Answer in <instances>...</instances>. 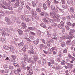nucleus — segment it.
I'll list each match as a JSON object with an SVG mask.
<instances>
[{"instance_id":"nucleus-44","label":"nucleus","mask_w":75,"mask_h":75,"mask_svg":"<svg viewBox=\"0 0 75 75\" xmlns=\"http://www.w3.org/2000/svg\"><path fill=\"white\" fill-rule=\"evenodd\" d=\"M27 62H28V63L31 64V63L32 62L31 59L30 58L28 60Z\"/></svg>"},{"instance_id":"nucleus-2","label":"nucleus","mask_w":75,"mask_h":75,"mask_svg":"<svg viewBox=\"0 0 75 75\" xmlns=\"http://www.w3.org/2000/svg\"><path fill=\"white\" fill-rule=\"evenodd\" d=\"M1 4H4V5L8 6H11V3L10 1H8L7 4L6 1L4 2L3 1H1Z\"/></svg>"},{"instance_id":"nucleus-37","label":"nucleus","mask_w":75,"mask_h":75,"mask_svg":"<svg viewBox=\"0 0 75 75\" xmlns=\"http://www.w3.org/2000/svg\"><path fill=\"white\" fill-rule=\"evenodd\" d=\"M72 66H73L72 64L69 63L67 65L68 67V68H70V67H72Z\"/></svg>"},{"instance_id":"nucleus-5","label":"nucleus","mask_w":75,"mask_h":75,"mask_svg":"<svg viewBox=\"0 0 75 75\" xmlns=\"http://www.w3.org/2000/svg\"><path fill=\"white\" fill-rule=\"evenodd\" d=\"M5 21L7 22V23H10V22H11L10 19L8 17H6L5 18Z\"/></svg>"},{"instance_id":"nucleus-41","label":"nucleus","mask_w":75,"mask_h":75,"mask_svg":"<svg viewBox=\"0 0 75 75\" xmlns=\"http://www.w3.org/2000/svg\"><path fill=\"white\" fill-rule=\"evenodd\" d=\"M65 61L64 60H63L62 62L61 63V64L62 65H65Z\"/></svg>"},{"instance_id":"nucleus-21","label":"nucleus","mask_w":75,"mask_h":75,"mask_svg":"<svg viewBox=\"0 0 75 75\" xmlns=\"http://www.w3.org/2000/svg\"><path fill=\"white\" fill-rule=\"evenodd\" d=\"M40 25L41 26V27H42L45 28H47V27H46V25L44 23H42L40 24Z\"/></svg>"},{"instance_id":"nucleus-31","label":"nucleus","mask_w":75,"mask_h":75,"mask_svg":"<svg viewBox=\"0 0 75 75\" xmlns=\"http://www.w3.org/2000/svg\"><path fill=\"white\" fill-rule=\"evenodd\" d=\"M29 34L30 35H35V33L31 31L30 32Z\"/></svg>"},{"instance_id":"nucleus-61","label":"nucleus","mask_w":75,"mask_h":75,"mask_svg":"<svg viewBox=\"0 0 75 75\" xmlns=\"http://www.w3.org/2000/svg\"><path fill=\"white\" fill-rule=\"evenodd\" d=\"M70 32L72 33H74L75 32V30H70Z\"/></svg>"},{"instance_id":"nucleus-11","label":"nucleus","mask_w":75,"mask_h":75,"mask_svg":"<svg viewBox=\"0 0 75 75\" xmlns=\"http://www.w3.org/2000/svg\"><path fill=\"white\" fill-rule=\"evenodd\" d=\"M1 6L3 8H4V9H6V10H7V8L8 10H11V8H12L10 6H8L7 7V8L6 7L4 6L3 5H2Z\"/></svg>"},{"instance_id":"nucleus-3","label":"nucleus","mask_w":75,"mask_h":75,"mask_svg":"<svg viewBox=\"0 0 75 75\" xmlns=\"http://www.w3.org/2000/svg\"><path fill=\"white\" fill-rule=\"evenodd\" d=\"M1 33V34L2 35V36L3 37H5L6 36V32L3 30H2L1 28H0V34Z\"/></svg>"},{"instance_id":"nucleus-38","label":"nucleus","mask_w":75,"mask_h":75,"mask_svg":"<svg viewBox=\"0 0 75 75\" xmlns=\"http://www.w3.org/2000/svg\"><path fill=\"white\" fill-rule=\"evenodd\" d=\"M26 8L27 9H28V10H29L30 11H31V8L29 7V6H28V5H26Z\"/></svg>"},{"instance_id":"nucleus-25","label":"nucleus","mask_w":75,"mask_h":75,"mask_svg":"<svg viewBox=\"0 0 75 75\" xmlns=\"http://www.w3.org/2000/svg\"><path fill=\"white\" fill-rule=\"evenodd\" d=\"M36 11L38 12V13H40V12H41V9L40 8H37Z\"/></svg>"},{"instance_id":"nucleus-8","label":"nucleus","mask_w":75,"mask_h":75,"mask_svg":"<svg viewBox=\"0 0 75 75\" xmlns=\"http://www.w3.org/2000/svg\"><path fill=\"white\" fill-rule=\"evenodd\" d=\"M63 37H61L60 38V39L64 38V39H67V38L68 35H67L66 33H64L63 35Z\"/></svg>"},{"instance_id":"nucleus-17","label":"nucleus","mask_w":75,"mask_h":75,"mask_svg":"<svg viewBox=\"0 0 75 75\" xmlns=\"http://www.w3.org/2000/svg\"><path fill=\"white\" fill-rule=\"evenodd\" d=\"M29 75H33V74L34 73V72L32 70V69H29Z\"/></svg>"},{"instance_id":"nucleus-13","label":"nucleus","mask_w":75,"mask_h":75,"mask_svg":"<svg viewBox=\"0 0 75 75\" xmlns=\"http://www.w3.org/2000/svg\"><path fill=\"white\" fill-rule=\"evenodd\" d=\"M42 21L44 23H45L46 24L48 23V21L47 20L46 18H42Z\"/></svg>"},{"instance_id":"nucleus-14","label":"nucleus","mask_w":75,"mask_h":75,"mask_svg":"<svg viewBox=\"0 0 75 75\" xmlns=\"http://www.w3.org/2000/svg\"><path fill=\"white\" fill-rule=\"evenodd\" d=\"M39 46L41 50L42 49V48H44V47H45V45L43 44H40L39 45Z\"/></svg>"},{"instance_id":"nucleus-15","label":"nucleus","mask_w":75,"mask_h":75,"mask_svg":"<svg viewBox=\"0 0 75 75\" xmlns=\"http://www.w3.org/2000/svg\"><path fill=\"white\" fill-rule=\"evenodd\" d=\"M69 11L71 13H74V7H71L70 8Z\"/></svg>"},{"instance_id":"nucleus-46","label":"nucleus","mask_w":75,"mask_h":75,"mask_svg":"<svg viewBox=\"0 0 75 75\" xmlns=\"http://www.w3.org/2000/svg\"><path fill=\"white\" fill-rule=\"evenodd\" d=\"M52 50V51H54V50H55L57 49L56 47H53L52 48H51Z\"/></svg>"},{"instance_id":"nucleus-4","label":"nucleus","mask_w":75,"mask_h":75,"mask_svg":"<svg viewBox=\"0 0 75 75\" xmlns=\"http://www.w3.org/2000/svg\"><path fill=\"white\" fill-rule=\"evenodd\" d=\"M31 13L32 14V15L33 17H35L37 15V12L34 10L32 9V11H31Z\"/></svg>"},{"instance_id":"nucleus-50","label":"nucleus","mask_w":75,"mask_h":75,"mask_svg":"<svg viewBox=\"0 0 75 75\" xmlns=\"http://www.w3.org/2000/svg\"><path fill=\"white\" fill-rule=\"evenodd\" d=\"M47 63V60L45 59H43V64H45Z\"/></svg>"},{"instance_id":"nucleus-23","label":"nucleus","mask_w":75,"mask_h":75,"mask_svg":"<svg viewBox=\"0 0 75 75\" xmlns=\"http://www.w3.org/2000/svg\"><path fill=\"white\" fill-rule=\"evenodd\" d=\"M73 38H74V36H70L69 35H67L66 39L67 38V39H69V40H72Z\"/></svg>"},{"instance_id":"nucleus-28","label":"nucleus","mask_w":75,"mask_h":75,"mask_svg":"<svg viewBox=\"0 0 75 75\" xmlns=\"http://www.w3.org/2000/svg\"><path fill=\"white\" fill-rule=\"evenodd\" d=\"M32 5L33 7H35V6H36V4H35V1H33L32 2Z\"/></svg>"},{"instance_id":"nucleus-52","label":"nucleus","mask_w":75,"mask_h":75,"mask_svg":"<svg viewBox=\"0 0 75 75\" xmlns=\"http://www.w3.org/2000/svg\"><path fill=\"white\" fill-rule=\"evenodd\" d=\"M28 28L29 29V30H31V31H33L34 30V28L32 27H29Z\"/></svg>"},{"instance_id":"nucleus-40","label":"nucleus","mask_w":75,"mask_h":75,"mask_svg":"<svg viewBox=\"0 0 75 75\" xmlns=\"http://www.w3.org/2000/svg\"><path fill=\"white\" fill-rule=\"evenodd\" d=\"M41 40L43 43L44 44H46V42H45V40H44V39H41Z\"/></svg>"},{"instance_id":"nucleus-35","label":"nucleus","mask_w":75,"mask_h":75,"mask_svg":"<svg viewBox=\"0 0 75 75\" xmlns=\"http://www.w3.org/2000/svg\"><path fill=\"white\" fill-rule=\"evenodd\" d=\"M47 52L49 53V54H52V51H51V50L50 48L48 49V50L47 51Z\"/></svg>"},{"instance_id":"nucleus-7","label":"nucleus","mask_w":75,"mask_h":75,"mask_svg":"<svg viewBox=\"0 0 75 75\" xmlns=\"http://www.w3.org/2000/svg\"><path fill=\"white\" fill-rule=\"evenodd\" d=\"M21 71L19 69H17L14 71V72L15 75H18L19 74V72H21Z\"/></svg>"},{"instance_id":"nucleus-49","label":"nucleus","mask_w":75,"mask_h":75,"mask_svg":"<svg viewBox=\"0 0 75 75\" xmlns=\"http://www.w3.org/2000/svg\"><path fill=\"white\" fill-rule=\"evenodd\" d=\"M67 24L68 25H69V26H71V25H72V23L70 22H67Z\"/></svg>"},{"instance_id":"nucleus-9","label":"nucleus","mask_w":75,"mask_h":75,"mask_svg":"<svg viewBox=\"0 0 75 75\" xmlns=\"http://www.w3.org/2000/svg\"><path fill=\"white\" fill-rule=\"evenodd\" d=\"M21 25L22 26V28L24 29H25L27 27L26 24L24 22H22L21 23Z\"/></svg>"},{"instance_id":"nucleus-18","label":"nucleus","mask_w":75,"mask_h":75,"mask_svg":"<svg viewBox=\"0 0 75 75\" xmlns=\"http://www.w3.org/2000/svg\"><path fill=\"white\" fill-rule=\"evenodd\" d=\"M3 48L5 50H10V49L9 47L6 45L4 46Z\"/></svg>"},{"instance_id":"nucleus-20","label":"nucleus","mask_w":75,"mask_h":75,"mask_svg":"<svg viewBox=\"0 0 75 75\" xmlns=\"http://www.w3.org/2000/svg\"><path fill=\"white\" fill-rule=\"evenodd\" d=\"M24 45V43L23 42H21L18 43V47H23Z\"/></svg>"},{"instance_id":"nucleus-45","label":"nucleus","mask_w":75,"mask_h":75,"mask_svg":"<svg viewBox=\"0 0 75 75\" xmlns=\"http://www.w3.org/2000/svg\"><path fill=\"white\" fill-rule=\"evenodd\" d=\"M65 42H63L61 44V46H62V47H63L65 46Z\"/></svg>"},{"instance_id":"nucleus-24","label":"nucleus","mask_w":75,"mask_h":75,"mask_svg":"<svg viewBox=\"0 0 75 75\" xmlns=\"http://www.w3.org/2000/svg\"><path fill=\"white\" fill-rule=\"evenodd\" d=\"M43 8L44 10H46L47 9V7L46 6V4L45 3H43Z\"/></svg>"},{"instance_id":"nucleus-60","label":"nucleus","mask_w":75,"mask_h":75,"mask_svg":"<svg viewBox=\"0 0 75 75\" xmlns=\"http://www.w3.org/2000/svg\"><path fill=\"white\" fill-rule=\"evenodd\" d=\"M69 35L70 36H72V35H73V33L70 31L69 33Z\"/></svg>"},{"instance_id":"nucleus-6","label":"nucleus","mask_w":75,"mask_h":75,"mask_svg":"<svg viewBox=\"0 0 75 75\" xmlns=\"http://www.w3.org/2000/svg\"><path fill=\"white\" fill-rule=\"evenodd\" d=\"M18 32L19 35H23V32L21 29H19L18 30Z\"/></svg>"},{"instance_id":"nucleus-43","label":"nucleus","mask_w":75,"mask_h":75,"mask_svg":"<svg viewBox=\"0 0 75 75\" xmlns=\"http://www.w3.org/2000/svg\"><path fill=\"white\" fill-rule=\"evenodd\" d=\"M23 5H21L19 7V9L20 10H21L22 9H23Z\"/></svg>"},{"instance_id":"nucleus-54","label":"nucleus","mask_w":75,"mask_h":75,"mask_svg":"<svg viewBox=\"0 0 75 75\" xmlns=\"http://www.w3.org/2000/svg\"><path fill=\"white\" fill-rule=\"evenodd\" d=\"M67 44L68 45H69L71 44V42L69 41H68L66 42Z\"/></svg>"},{"instance_id":"nucleus-27","label":"nucleus","mask_w":75,"mask_h":75,"mask_svg":"<svg viewBox=\"0 0 75 75\" xmlns=\"http://www.w3.org/2000/svg\"><path fill=\"white\" fill-rule=\"evenodd\" d=\"M36 33L38 35V36L40 35L41 34V31L39 30H38L37 31Z\"/></svg>"},{"instance_id":"nucleus-39","label":"nucleus","mask_w":75,"mask_h":75,"mask_svg":"<svg viewBox=\"0 0 75 75\" xmlns=\"http://www.w3.org/2000/svg\"><path fill=\"white\" fill-rule=\"evenodd\" d=\"M16 23H17L18 24H19L20 23V20L19 18L17 19V20L16 21Z\"/></svg>"},{"instance_id":"nucleus-58","label":"nucleus","mask_w":75,"mask_h":75,"mask_svg":"<svg viewBox=\"0 0 75 75\" xmlns=\"http://www.w3.org/2000/svg\"><path fill=\"white\" fill-rule=\"evenodd\" d=\"M57 59L58 62H61V59L59 58H57Z\"/></svg>"},{"instance_id":"nucleus-10","label":"nucleus","mask_w":75,"mask_h":75,"mask_svg":"<svg viewBox=\"0 0 75 75\" xmlns=\"http://www.w3.org/2000/svg\"><path fill=\"white\" fill-rule=\"evenodd\" d=\"M21 64H22V65L23 66H26L27 65V63L23 61V59H21Z\"/></svg>"},{"instance_id":"nucleus-48","label":"nucleus","mask_w":75,"mask_h":75,"mask_svg":"<svg viewBox=\"0 0 75 75\" xmlns=\"http://www.w3.org/2000/svg\"><path fill=\"white\" fill-rule=\"evenodd\" d=\"M54 4H58V3H59V2L55 0H54Z\"/></svg>"},{"instance_id":"nucleus-32","label":"nucleus","mask_w":75,"mask_h":75,"mask_svg":"<svg viewBox=\"0 0 75 75\" xmlns=\"http://www.w3.org/2000/svg\"><path fill=\"white\" fill-rule=\"evenodd\" d=\"M21 18L22 19V20H24L25 18V16L24 15H21Z\"/></svg>"},{"instance_id":"nucleus-29","label":"nucleus","mask_w":75,"mask_h":75,"mask_svg":"<svg viewBox=\"0 0 75 75\" xmlns=\"http://www.w3.org/2000/svg\"><path fill=\"white\" fill-rule=\"evenodd\" d=\"M57 26L58 28H60V29H62V30H63V29H64V27L61 25H58Z\"/></svg>"},{"instance_id":"nucleus-34","label":"nucleus","mask_w":75,"mask_h":75,"mask_svg":"<svg viewBox=\"0 0 75 75\" xmlns=\"http://www.w3.org/2000/svg\"><path fill=\"white\" fill-rule=\"evenodd\" d=\"M11 57L13 59H16V56L14 55H11Z\"/></svg>"},{"instance_id":"nucleus-30","label":"nucleus","mask_w":75,"mask_h":75,"mask_svg":"<svg viewBox=\"0 0 75 75\" xmlns=\"http://www.w3.org/2000/svg\"><path fill=\"white\" fill-rule=\"evenodd\" d=\"M45 17L47 18H48V19H49V15L48 14V13L46 12L45 13Z\"/></svg>"},{"instance_id":"nucleus-36","label":"nucleus","mask_w":75,"mask_h":75,"mask_svg":"<svg viewBox=\"0 0 75 75\" xmlns=\"http://www.w3.org/2000/svg\"><path fill=\"white\" fill-rule=\"evenodd\" d=\"M23 59L24 61H27V60H28V57L26 56H25L24 58H23Z\"/></svg>"},{"instance_id":"nucleus-51","label":"nucleus","mask_w":75,"mask_h":75,"mask_svg":"<svg viewBox=\"0 0 75 75\" xmlns=\"http://www.w3.org/2000/svg\"><path fill=\"white\" fill-rule=\"evenodd\" d=\"M51 10L52 11H54V10H55V8L54 7H51Z\"/></svg>"},{"instance_id":"nucleus-56","label":"nucleus","mask_w":75,"mask_h":75,"mask_svg":"<svg viewBox=\"0 0 75 75\" xmlns=\"http://www.w3.org/2000/svg\"><path fill=\"white\" fill-rule=\"evenodd\" d=\"M35 51L33 50H31V54H35Z\"/></svg>"},{"instance_id":"nucleus-62","label":"nucleus","mask_w":75,"mask_h":75,"mask_svg":"<svg viewBox=\"0 0 75 75\" xmlns=\"http://www.w3.org/2000/svg\"><path fill=\"white\" fill-rule=\"evenodd\" d=\"M51 64H54V61L53 60H52L51 61Z\"/></svg>"},{"instance_id":"nucleus-33","label":"nucleus","mask_w":75,"mask_h":75,"mask_svg":"<svg viewBox=\"0 0 75 75\" xmlns=\"http://www.w3.org/2000/svg\"><path fill=\"white\" fill-rule=\"evenodd\" d=\"M50 32H48V31L47 32V35H48L49 37H51V35L50 34Z\"/></svg>"},{"instance_id":"nucleus-64","label":"nucleus","mask_w":75,"mask_h":75,"mask_svg":"<svg viewBox=\"0 0 75 75\" xmlns=\"http://www.w3.org/2000/svg\"><path fill=\"white\" fill-rule=\"evenodd\" d=\"M4 68H8V66L6 64H5L4 65Z\"/></svg>"},{"instance_id":"nucleus-57","label":"nucleus","mask_w":75,"mask_h":75,"mask_svg":"<svg viewBox=\"0 0 75 75\" xmlns=\"http://www.w3.org/2000/svg\"><path fill=\"white\" fill-rule=\"evenodd\" d=\"M13 65L15 67H17V68L18 67V64L16 63L13 64Z\"/></svg>"},{"instance_id":"nucleus-42","label":"nucleus","mask_w":75,"mask_h":75,"mask_svg":"<svg viewBox=\"0 0 75 75\" xmlns=\"http://www.w3.org/2000/svg\"><path fill=\"white\" fill-rule=\"evenodd\" d=\"M62 7L63 8L65 9L67 8V4L63 5L62 6Z\"/></svg>"},{"instance_id":"nucleus-59","label":"nucleus","mask_w":75,"mask_h":75,"mask_svg":"<svg viewBox=\"0 0 75 75\" xmlns=\"http://www.w3.org/2000/svg\"><path fill=\"white\" fill-rule=\"evenodd\" d=\"M22 50H23V51H24L25 52L26 51V49L25 48V47H23V48L22 49Z\"/></svg>"},{"instance_id":"nucleus-12","label":"nucleus","mask_w":75,"mask_h":75,"mask_svg":"<svg viewBox=\"0 0 75 75\" xmlns=\"http://www.w3.org/2000/svg\"><path fill=\"white\" fill-rule=\"evenodd\" d=\"M10 51L11 52H12L13 53H14V47L12 46H11L10 47Z\"/></svg>"},{"instance_id":"nucleus-55","label":"nucleus","mask_w":75,"mask_h":75,"mask_svg":"<svg viewBox=\"0 0 75 75\" xmlns=\"http://www.w3.org/2000/svg\"><path fill=\"white\" fill-rule=\"evenodd\" d=\"M9 68L10 69H13V68H14V67H13L12 66H9Z\"/></svg>"},{"instance_id":"nucleus-26","label":"nucleus","mask_w":75,"mask_h":75,"mask_svg":"<svg viewBox=\"0 0 75 75\" xmlns=\"http://www.w3.org/2000/svg\"><path fill=\"white\" fill-rule=\"evenodd\" d=\"M25 20L26 22H28L31 21V19L28 18H26L25 19Z\"/></svg>"},{"instance_id":"nucleus-1","label":"nucleus","mask_w":75,"mask_h":75,"mask_svg":"<svg viewBox=\"0 0 75 75\" xmlns=\"http://www.w3.org/2000/svg\"><path fill=\"white\" fill-rule=\"evenodd\" d=\"M50 16L51 17H52L53 14L54 16H53V18L54 21L55 22H57V23H59L60 22V20L59 19V16L58 15H56L55 13H53L52 12H50L49 13Z\"/></svg>"},{"instance_id":"nucleus-63","label":"nucleus","mask_w":75,"mask_h":75,"mask_svg":"<svg viewBox=\"0 0 75 75\" xmlns=\"http://www.w3.org/2000/svg\"><path fill=\"white\" fill-rule=\"evenodd\" d=\"M63 53H67V49H65L63 50Z\"/></svg>"},{"instance_id":"nucleus-19","label":"nucleus","mask_w":75,"mask_h":75,"mask_svg":"<svg viewBox=\"0 0 75 75\" xmlns=\"http://www.w3.org/2000/svg\"><path fill=\"white\" fill-rule=\"evenodd\" d=\"M40 41V40L39 39H37L36 41H35L34 42V43L36 45H37L38 42Z\"/></svg>"},{"instance_id":"nucleus-22","label":"nucleus","mask_w":75,"mask_h":75,"mask_svg":"<svg viewBox=\"0 0 75 75\" xmlns=\"http://www.w3.org/2000/svg\"><path fill=\"white\" fill-rule=\"evenodd\" d=\"M46 2L47 3V4L48 5V6L49 7H50V5L51 4V2L49 1V0H47L46 1Z\"/></svg>"},{"instance_id":"nucleus-16","label":"nucleus","mask_w":75,"mask_h":75,"mask_svg":"<svg viewBox=\"0 0 75 75\" xmlns=\"http://www.w3.org/2000/svg\"><path fill=\"white\" fill-rule=\"evenodd\" d=\"M19 0H16L15 4L17 6V7H18L20 5V3L19 2Z\"/></svg>"},{"instance_id":"nucleus-47","label":"nucleus","mask_w":75,"mask_h":75,"mask_svg":"<svg viewBox=\"0 0 75 75\" xmlns=\"http://www.w3.org/2000/svg\"><path fill=\"white\" fill-rule=\"evenodd\" d=\"M40 15L41 16H45V13L44 12H42L40 13Z\"/></svg>"},{"instance_id":"nucleus-53","label":"nucleus","mask_w":75,"mask_h":75,"mask_svg":"<svg viewBox=\"0 0 75 75\" xmlns=\"http://www.w3.org/2000/svg\"><path fill=\"white\" fill-rule=\"evenodd\" d=\"M65 26L66 29H67V30H69L70 29L69 27L67 25H65Z\"/></svg>"}]
</instances>
